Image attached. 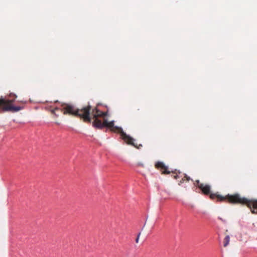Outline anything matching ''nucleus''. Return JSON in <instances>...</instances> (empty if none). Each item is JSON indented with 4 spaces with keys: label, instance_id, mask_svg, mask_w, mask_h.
I'll return each instance as SVG.
<instances>
[{
    "label": "nucleus",
    "instance_id": "8",
    "mask_svg": "<svg viewBox=\"0 0 257 257\" xmlns=\"http://www.w3.org/2000/svg\"><path fill=\"white\" fill-rule=\"evenodd\" d=\"M190 180V178L185 174L184 178H183L181 180L180 183H182L184 181H188Z\"/></svg>",
    "mask_w": 257,
    "mask_h": 257
},
{
    "label": "nucleus",
    "instance_id": "2",
    "mask_svg": "<svg viewBox=\"0 0 257 257\" xmlns=\"http://www.w3.org/2000/svg\"><path fill=\"white\" fill-rule=\"evenodd\" d=\"M194 185L197 186L205 195H209L211 199H216L217 201H224L231 204H240L246 205L250 209L252 213L257 214V200L248 199L245 197H241L239 194L236 193L233 195L228 194L222 196L217 193H211L210 186L203 183H200L199 180H196Z\"/></svg>",
    "mask_w": 257,
    "mask_h": 257
},
{
    "label": "nucleus",
    "instance_id": "4",
    "mask_svg": "<svg viewBox=\"0 0 257 257\" xmlns=\"http://www.w3.org/2000/svg\"><path fill=\"white\" fill-rule=\"evenodd\" d=\"M12 96L14 97L13 99L0 98V112L11 111L15 112L23 109V107L15 106L13 105L17 96L15 94H11L10 97H11Z\"/></svg>",
    "mask_w": 257,
    "mask_h": 257
},
{
    "label": "nucleus",
    "instance_id": "3",
    "mask_svg": "<svg viewBox=\"0 0 257 257\" xmlns=\"http://www.w3.org/2000/svg\"><path fill=\"white\" fill-rule=\"evenodd\" d=\"M91 106L90 105L83 107L81 109L76 108L72 104L62 103L61 104V110L64 114H69L79 117L84 122L90 123L92 118L90 117Z\"/></svg>",
    "mask_w": 257,
    "mask_h": 257
},
{
    "label": "nucleus",
    "instance_id": "7",
    "mask_svg": "<svg viewBox=\"0 0 257 257\" xmlns=\"http://www.w3.org/2000/svg\"><path fill=\"white\" fill-rule=\"evenodd\" d=\"M57 110H61V108H59L58 107H56L54 108L51 110V113L54 114L57 117L58 116V115L56 114L55 111Z\"/></svg>",
    "mask_w": 257,
    "mask_h": 257
},
{
    "label": "nucleus",
    "instance_id": "5",
    "mask_svg": "<svg viewBox=\"0 0 257 257\" xmlns=\"http://www.w3.org/2000/svg\"><path fill=\"white\" fill-rule=\"evenodd\" d=\"M155 167L157 169H160L162 171V173L164 174H169L172 171L168 170V168L164 163L158 161L156 163Z\"/></svg>",
    "mask_w": 257,
    "mask_h": 257
},
{
    "label": "nucleus",
    "instance_id": "1",
    "mask_svg": "<svg viewBox=\"0 0 257 257\" xmlns=\"http://www.w3.org/2000/svg\"><path fill=\"white\" fill-rule=\"evenodd\" d=\"M108 114V111L103 112L100 110L97 106L93 108L91 111V115L93 121L92 126L96 128L102 129L104 127H107L111 132H117L120 134L121 139L128 145H132L137 149L142 147V145H138L134 143L135 140L125 133L122 129L118 126H114V121H108L105 118Z\"/></svg>",
    "mask_w": 257,
    "mask_h": 257
},
{
    "label": "nucleus",
    "instance_id": "10",
    "mask_svg": "<svg viewBox=\"0 0 257 257\" xmlns=\"http://www.w3.org/2000/svg\"><path fill=\"white\" fill-rule=\"evenodd\" d=\"M18 101L20 102H21V103H25L26 102V101H24L23 100H21V101Z\"/></svg>",
    "mask_w": 257,
    "mask_h": 257
},
{
    "label": "nucleus",
    "instance_id": "9",
    "mask_svg": "<svg viewBox=\"0 0 257 257\" xmlns=\"http://www.w3.org/2000/svg\"><path fill=\"white\" fill-rule=\"evenodd\" d=\"M140 235H141V233H139L138 234V236H137V237L136 239V242L137 243H138V242H139V237H140Z\"/></svg>",
    "mask_w": 257,
    "mask_h": 257
},
{
    "label": "nucleus",
    "instance_id": "11",
    "mask_svg": "<svg viewBox=\"0 0 257 257\" xmlns=\"http://www.w3.org/2000/svg\"><path fill=\"white\" fill-rule=\"evenodd\" d=\"M174 178L175 179H177V178H178V175H175V176H174Z\"/></svg>",
    "mask_w": 257,
    "mask_h": 257
},
{
    "label": "nucleus",
    "instance_id": "6",
    "mask_svg": "<svg viewBox=\"0 0 257 257\" xmlns=\"http://www.w3.org/2000/svg\"><path fill=\"white\" fill-rule=\"evenodd\" d=\"M229 241H230V237H229V236L227 235L225 237V238L224 239L223 245L224 247L227 246V245L228 244V243L229 242Z\"/></svg>",
    "mask_w": 257,
    "mask_h": 257
}]
</instances>
